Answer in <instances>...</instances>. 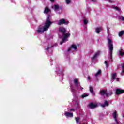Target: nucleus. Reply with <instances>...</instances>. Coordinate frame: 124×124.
Returning a JSON list of instances; mask_svg holds the SVG:
<instances>
[{"instance_id":"16","label":"nucleus","mask_w":124,"mask_h":124,"mask_svg":"<svg viewBox=\"0 0 124 124\" xmlns=\"http://www.w3.org/2000/svg\"><path fill=\"white\" fill-rule=\"evenodd\" d=\"M112 77L113 80H116V78H117V74L116 73L113 74Z\"/></svg>"},{"instance_id":"32","label":"nucleus","mask_w":124,"mask_h":124,"mask_svg":"<svg viewBox=\"0 0 124 124\" xmlns=\"http://www.w3.org/2000/svg\"><path fill=\"white\" fill-rule=\"evenodd\" d=\"M108 93V97H109V95H112V94H113V92H112L111 91H110L109 93Z\"/></svg>"},{"instance_id":"11","label":"nucleus","mask_w":124,"mask_h":124,"mask_svg":"<svg viewBox=\"0 0 124 124\" xmlns=\"http://www.w3.org/2000/svg\"><path fill=\"white\" fill-rule=\"evenodd\" d=\"M64 115L67 117H70V118H72L73 117V113L68 112H65Z\"/></svg>"},{"instance_id":"4","label":"nucleus","mask_w":124,"mask_h":124,"mask_svg":"<svg viewBox=\"0 0 124 124\" xmlns=\"http://www.w3.org/2000/svg\"><path fill=\"white\" fill-rule=\"evenodd\" d=\"M68 23H69L68 21L65 20V19H61L59 20L58 22V25L59 26H62V25H68Z\"/></svg>"},{"instance_id":"35","label":"nucleus","mask_w":124,"mask_h":124,"mask_svg":"<svg viewBox=\"0 0 124 124\" xmlns=\"http://www.w3.org/2000/svg\"><path fill=\"white\" fill-rule=\"evenodd\" d=\"M108 1L110 2V3H112V2H113V1L111 0H108Z\"/></svg>"},{"instance_id":"13","label":"nucleus","mask_w":124,"mask_h":124,"mask_svg":"<svg viewBox=\"0 0 124 124\" xmlns=\"http://www.w3.org/2000/svg\"><path fill=\"white\" fill-rule=\"evenodd\" d=\"M50 11H51V10H50V9H49V7H46L45 8V10L44 11V13L45 14H48V13H49V12H50Z\"/></svg>"},{"instance_id":"23","label":"nucleus","mask_w":124,"mask_h":124,"mask_svg":"<svg viewBox=\"0 0 124 124\" xmlns=\"http://www.w3.org/2000/svg\"><path fill=\"white\" fill-rule=\"evenodd\" d=\"M90 92H91L92 93H93V89L90 86Z\"/></svg>"},{"instance_id":"18","label":"nucleus","mask_w":124,"mask_h":124,"mask_svg":"<svg viewBox=\"0 0 124 124\" xmlns=\"http://www.w3.org/2000/svg\"><path fill=\"white\" fill-rule=\"evenodd\" d=\"M118 19H119V20H121V21H124V17H123V16H118Z\"/></svg>"},{"instance_id":"2","label":"nucleus","mask_w":124,"mask_h":124,"mask_svg":"<svg viewBox=\"0 0 124 124\" xmlns=\"http://www.w3.org/2000/svg\"><path fill=\"white\" fill-rule=\"evenodd\" d=\"M59 31L61 33H62V35L63 36L62 41L60 42V45H62L70 36V33H66V29L63 27H59Z\"/></svg>"},{"instance_id":"40","label":"nucleus","mask_w":124,"mask_h":124,"mask_svg":"<svg viewBox=\"0 0 124 124\" xmlns=\"http://www.w3.org/2000/svg\"><path fill=\"white\" fill-rule=\"evenodd\" d=\"M119 78H117V82H119Z\"/></svg>"},{"instance_id":"37","label":"nucleus","mask_w":124,"mask_h":124,"mask_svg":"<svg viewBox=\"0 0 124 124\" xmlns=\"http://www.w3.org/2000/svg\"><path fill=\"white\" fill-rule=\"evenodd\" d=\"M91 1H93V2H96V0H91Z\"/></svg>"},{"instance_id":"22","label":"nucleus","mask_w":124,"mask_h":124,"mask_svg":"<svg viewBox=\"0 0 124 124\" xmlns=\"http://www.w3.org/2000/svg\"><path fill=\"white\" fill-rule=\"evenodd\" d=\"M96 32H97V33H99V32H100V28H97L96 29Z\"/></svg>"},{"instance_id":"38","label":"nucleus","mask_w":124,"mask_h":124,"mask_svg":"<svg viewBox=\"0 0 124 124\" xmlns=\"http://www.w3.org/2000/svg\"><path fill=\"white\" fill-rule=\"evenodd\" d=\"M101 106H102V107H103V108H104V107H105V105L104 104V105H101Z\"/></svg>"},{"instance_id":"27","label":"nucleus","mask_w":124,"mask_h":124,"mask_svg":"<svg viewBox=\"0 0 124 124\" xmlns=\"http://www.w3.org/2000/svg\"><path fill=\"white\" fill-rule=\"evenodd\" d=\"M83 23L84 24V25H87V24H88V20H87V19H84L83 20Z\"/></svg>"},{"instance_id":"6","label":"nucleus","mask_w":124,"mask_h":124,"mask_svg":"<svg viewBox=\"0 0 124 124\" xmlns=\"http://www.w3.org/2000/svg\"><path fill=\"white\" fill-rule=\"evenodd\" d=\"M100 94V95H105L107 97H109V93H107V90H101Z\"/></svg>"},{"instance_id":"25","label":"nucleus","mask_w":124,"mask_h":124,"mask_svg":"<svg viewBox=\"0 0 124 124\" xmlns=\"http://www.w3.org/2000/svg\"><path fill=\"white\" fill-rule=\"evenodd\" d=\"M104 105L106 106H109V103H108V101H105Z\"/></svg>"},{"instance_id":"19","label":"nucleus","mask_w":124,"mask_h":124,"mask_svg":"<svg viewBox=\"0 0 124 124\" xmlns=\"http://www.w3.org/2000/svg\"><path fill=\"white\" fill-rule=\"evenodd\" d=\"M87 96H89V94L84 93L81 95L82 98H85V97H87Z\"/></svg>"},{"instance_id":"7","label":"nucleus","mask_w":124,"mask_h":124,"mask_svg":"<svg viewBox=\"0 0 124 124\" xmlns=\"http://www.w3.org/2000/svg\"><path fill=\"white\" fill-rule=\"evenodd\" d=\"M124 93V90H122L121 89H116L115 91V93L116 95H119V94H122Z\"/></svg>"},{"instance_id":"20","label":"nucleus","mask_w":124,"mask_h":124,"mask_svg":"<svg viewBox=\"0 0 124 124\" xmlns=\"http://www.w3.org/2000/svg\"><path fill=\"white\" fill-rule=\"evenodd\" d=\"M54 9L55 10H58V9H59V5H54Z\"/></svg>"},{"instance_id":"9","label":"nucleus","mask_w":124,"mask_h":124,"mask_svg":"<svg viewBox=\"0 0 124 124\" xmlns=\"http://www.w3.org/2000/svg\"><path fill=\"white\" fill-rule=\"evenodd\" d=\"M112 116L116 123V124H119V121H118V119H117V111H114V112L112 114Z\"/></svg>"},{"instance_id":"24","label":"nucleus","mask_w":124,"mask_h":124,"mask_svg":"<svg viewBox=\"0 0 124 124\" xmlns=\"http://www.w3.org/2000/svg\"><path fill=\"white\" fill-rule=\"evenodd\" d=\"M53 47H54V46H47V48L46 49V50H49V49H50V48H53Z\"/></svg>"},{"instance_id":"29","label":"nucleus","mask_w":124,"mask_h":124,"mask_svg":"<svg viewBox=\"0 0 124 124\" xmlns=\"http://www.w3.org/2000/svg\"><path fill=\"white\" fill-rule=\"evenodd\" d=\"M114 8L116 9V10H118V11H120V9L119 7H118L117 6L114 7Z\"/></svg>"},{"instance_id":"3","label":"nucleus","mask_w":124,"mask_h":124,"mask_svg":"<svg viewBox=\"0 0 124 124\" xmlns=\"http://www.w3.org/2000/svg\"><path fill=\"white\" fill-rule=\"evenodd\" d=\"M108 45L109 49L110 56L112 59V55H113V50L114 49V46H113V41L110 38H108Z\"/></svg>"},{"instance_id":"17","label":"nucleus","mask_w":124,"mask_h":124,"mask_svg":"<svg viewBox=\"0 0 124 124\" xmlns=\"http://www.w3.org/2000/svg\"><path fill=\"white\" fill-rule=\"evenodd\" d=\"M101 74V70H99L96 74L95 75V77H97L98 75Z\"/></svg>"},{"instance_id":"36","label":"nucleus","mask_w":124,"mask_h":124,"mask_svg":"<svg viewBox=\"0 0 124 124\" xmlns=\"http://www.w3.org/2000/svg\"><path fill=\"white\" fill-rule=\"evenodd\" d=\"M87 79H88V80H90V79H91V77L88 76V77H87Z\"/></svg>"},{"instance_id":"1","label":"nucleus","mask_w":124,"mask_h":124,"mask_svg":"<svg viewBox=\"0 0 124 124\" xmlns=\"http://www.w3.org/2000/svg\"><path fill=\"white\" fill-rule=\"evenodd\" d=\"M50 15H48L47 18L46 22L45 23V25L44 26L43 30H40V29H38L37 30V33H40V32H44V31H47L49 30V28H50L51 25L53 24V22L50 20Z\"/></svg>"},{"instance_id":"30","label":"nucleus","mask_w":124,"mask_h":124,"mask_svg":"<svg viewBox=\"0 0 124 124\" xmlns=\"http://www.w3.org/2000/svg\"><path fill=\"white\" fill-rule=\"evenodd\" d=\"M75 119H76V123H79V117H77Z\"/></svg>"},{"instance_id":"33","label":"nucleus","mask_w":124,"mask_h":124,"mask_svg":"<svg viewBox=\"0 0 124 124\" xmlns=\"http://www.w3.org/2000/svg\"><path fill=\"white\" fill-rule=\"evenodd\" d=\"M70 111V112H75V109L74 108H71Z\"/></svg>"},{"instance_id":"34","label":"nucleus","mask_w":124,"mask_h":124,"mask_svg":"<svg viewBox=\"0 0 124 124\" xmlns=\"http://www.w3.org/2000/svg\"><path fill=\"white\" fill-rule=\"evenodd\" d=\"M122 73H124V68L123 67V66H122Z\"/></svg>"},{"instance_id":"5","label":"nucleus","mask_w":124,"mask_h":124,"mask_svg":"<svg viewBox=\"0 0 124 124\" xmlns=\"http://www.w3.org/2000/svg\"><path fill=\"white\" fill-rule=\"evenodd\" d=\"M74 82L75 85V86L77 87V89H80V90H83L84 88L83 87H81L80 85H79L80 84L79 83V80L77 79H75L74 80Z\"/></svg>"},{"instance_id":"26","label":"nucleus","mask_w":124,"mask_h":124,"mask_svg":"<svg viewBox=\"0 0 124 124\" xmlns=\"http://www.w3.org/2000/svg\"><path fill=\"white\" fill-rule=\"evenodd\" d=\"M105 63L106 64V67H109V64H108V62L107 61H105Z\"/></svg>"},{"instance_id":"10","label":"nucleus","mask_w":124,"mask_h":124,"mask_svg":"<svg viewBox=\"0 0 124 124\" xmlns=\"http://www.w3.org/2000/svg\"><path fill=\"white\" fill-rule=\"evenodd\" d=\"M72 48L74 49V50H76L77 49V46L74 44L72 45L68 49V52L70 51Z\"/></svg>"},{"instance_id":"8","label":"nucleus","mask_w":124,"mask_h":124,"mask_svg":"<svg viewBox=\"0 0 124 124\" xmlns=\"http://www.w3.org/2000/svg\"><path fill=\"white\" fill-rule=\"evenodd\" d=\"M99 55H100V51H97L93 55V56L91 57V60L94 61V60L96 59V58H97V56H99Z\"/></svg>"},{"instance_id":"12","label":"nucleus","mask_w":124,"mask_h":124,"mask_svg":"<svg viewBox=\"0 0 124 124\" xmlns=\"http://www.w3.org/2000/svg\"><path fill=\"white\" fill-rule=\"evenodd\" d=\"M97 106H98L97 104H94L93 103H90L89 104V107H90V108L92 109H93V108H96Z\"/></svg>"},{"instance_id":"21","label":"nucleus","mask_w":124,"mask_h":124,"mask_svg":"<svg viewBox=\"0 0 124 124\" xmlns=\"http://www.w3.org/2000/svg\"><path fill=\"white\" fill-rule=\"evenodd\" d=\"M44 27L42 26V25H40L39 26H38V29L40 30L41 31H42V30H43V28Z\"/></svg>"},{"instance_id":"14","label":"nucleus","mask_w":124,"mask_h":124,"mask_svg":"<svg viewBox=\"0 0 124 124\" xmlns=\"http://www.w3.org/2000/svg\"><path fill=\"white\" fill-rule=\"evenodd\" d=\"M124 31L122 30L120 32H119L118 35H119V37H122V35H124Z\"/></svg>"},{"instance_id":"39","label":"nucleus","mask_w":124,"mask_h":124,"mask_svg":"<svg viewBox=\"0 0 124 124\" xmlns=\"http://www.w3.org/2000/svg\"><path fill=\"white\" fill-rule=\"evenodd\" d=\"M50 1H51V2H54V1H55V0H50Z\"/></svg>"},{"instance_id":"15","label":"nucleus","mask_w":124,"mask_h":124,"mask_svg":"<svg viewBox=\"0 0 124 124\" xmlns=\"http://www.w3.org/2000/svg\"><path fill=\"white\" fill-rule=\"evenodd\" d=\"M119 55L121 57L124 55V50L121 49L120 50H119Z\"/></svg>"},{"instance_id":"28","label":"nucleus","mask_w":124,"mask_h":124,"mask_svg":"<svg viewBox=\"0 0 124 124\" xmlns=\"http://www.w3.org/2000/svg\"><path fill=\"white\" fill-rule=\"evenodd\" d=\"M65 1L67 4H69V3L71 2V1H70V0H65Z\"/></svg>"},{"instance_id":"31","label":"nucleus","mask_w":124,"mask_h":124,"mask_svg":"<svg viewBox=\"0 0 124 124\" xmlns=\"http://www.w3.org/2000/svg\"><path fill=\"white\" fill-rule=\"evenodd\" d=\"M71 91H72L73 93H75V92H76V91L75 90V89H74L73 88H71Z\"/></svg>"}]
</instances>
